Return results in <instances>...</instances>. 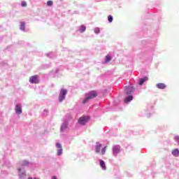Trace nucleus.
I'll list each match as a JSON object with an SVG mask.
<instances>
[{"mask_svg":"<svg viewBox=\"0 0 179 179\" xmlns=\"http://www.w3.org/2000/svg\"><path fill=\"white\" fill-rule=\"evenodd\" d=\"M86 98L83 101V104H86L89 100H92L97 97V91L92 90L85 94Z\"/></svg>","mask_w":179,"mask_h":179,"instance_id":"1","label":"nucleus"},{"mask_svg":"<svg viewBox=\"0 0 179 179\" xmlns=\"http://www.w3.org/2000/svg\"><path fill=\"white\" fill-rule=\"evenodd\" d=\"M103 145L100 143H96V145H95V152L96 153H100V155H106V152H107V148L108 146L106 145L104 148H102Z\"/></svg>","mask_w":179,"mask_h":179,"instance_id":"2","label":"nucleus"},{"mask_svg":"<svg viewBox=\"0 0 179 179\" xmlns=\"http://www.w3.org/2000/svg\"><path fill=\"white\" fill-rule=\"evenodd\" d=\"M66 93H68V91L65 89H62L60 91V94L59 95V101H62L65 100V96H66Z\"/></svg>","mask_w":179,"mask_h":179,"instance_id":"3","label":"nucleus"},{"mask_svg":"<svg viewBox=\"0 0 179 179\" xmlns=\"http://www.w3.org/2000/svg\"><path fill=\"white\" fill-rule=\"evenodd\" d=\"M90 118L89 116H83L78 119V124L80 125H85L89 121Z\"/></svg>","mask_w":179,"mask_h":179,"instance_id":"4","label":"nucleus"},{"mask_svg":"<svg viewBox=\"0 0 179 179\" xmlns=\"http://www.w3.org/2000/svg\"><path fill=\"white\" fill-rule=\"evenodd\" d=\"M120 152H121V146L114 145L113 147V156H117V155H118V153H120Z\"/></svg>","mask_w":179,"mask_h":179,"instance_id":"5","label":"nucleus"},{"mask_svg":"<svg viewBox=\"0 0 179 179\" xmlns=\"http://www.w3.org/2000/svg\"><path fill=\"white\" fill-rule=\"evenodd\" d=\"M29 82L30 83H35V84L38 83V76L35 75V76H31L29 78Z\"/></svg>","mask_w":179,"mask_h":179,"instance_id":"6","label":"nucleus"},{"mask_svg":"<svg viewBox=\"0 0 179 179\" xmlns=\"http://www.w3.org/2000/svg\"><path fill=\"white\" fill-rule=\"evenodd\" d=\"M56 148L58 149L57 156H61V155H62V145L60 143H57Z\"/></svg>","mask_w":179,"mask_h":179,"instance_id":"7","label":"nucleus"},{"mask_svg":"<svg viewBox=\"0 0 179 179\" xmlns=\"http://www.w3.org/2000/svg\"><path fill=\"white\" fill-rule=\"evenodd\" d=\"M134 90L135 89H134L133 87H127L125 89V93H127V94H131V93H132Z\"/></svg>","mask_w":179,"mask_h":179,"instance_id":"8","label":"nucleus"},{"mask_svg":"<svg viewBox=\"0 0 179 179\" xmlns=\"http://www.w3.org/2000/svg\"><path fill=\"white\" fill-rule=\"evenodd\" d=\"M15 113L17 114H20L22 113V106H20V105L17 104L15 106Z\"/></svg>","mask_w":179,"mask_h":179,"instance_id":"9","label":"nucleus"},{"mask_svg":"<svg viewBox=\"0 0 179 179\" xmlns=\"http://www.w3.org/2000/svg\"><path fill=\"white\" fill-rule=\"evenodd\" d=\"M156 87L158 89H164L165 87H166V84L162 83L157 84Z\"/></svg>","mask_w":179,"mask_h":179,"instance_id":"10","label":"nucleus"},{"mask_svg":"<svg viewBox=\"0 0 179 179\" xmlns=\"http://www.w3.org/2000/svg\"><path fill=\"white\" fill-rule=\"evenodd\" d=\"M172 155H173V156H175V157H178V155H179V150L177 149V148L173 150H172Z\"/></svg>","mask_w":179,"mask_h":179,"instance_id":"11","label":"nucleus"},{"mask_svg":"<svg viewBox=\"0 0 179 179\" xmlns=\"http://www.w3.org/2000/svg\"><path fill=\"white\" fill-rule=\"evenodd\" d=\"M148 77H144L143 78H141L139 80V85L140 86H142V85H143V83H145V82H146V80H148Z\"/></svg>","mask_w":179,"mask_h":179,"instance_id":"12","label":"nucleus"},{"mask_svg":"<svg viewBox=\"0 0 179 179\" xmlns=\"http://www.w3.org/2000/svg\"><path fill=\"white\" fill-rule=\"evenodd\" d=\"M133 99H134V96L130 95L124 99V103H129V101H132Z\"/></svg>","mask_w":179,"mask_h":179,"instance_id":"13","label":"nucleus"},{"mask_svg":"<svg viewBox=\"0 0 179 179\" xmlns=\"http://www.w3.org/2000/svg\"><path fill=\"white\" fill-rule=\"evenodd\" d=\"M100 166L101 169H103V170H106V163L104 162V161L100 160Z\"/></svg>","mask_w":179,"mask_h":179,"instance_id":"14","label":"nucleus"},{"mask_svg":"<svg viewBox=\"0 0 179 179\" xmlns=\"http://www.w3.org/2000/svg\"><path fill=\"white\" fill-rule=\"evenodd\" d=\"M66 128H68V123H64L62 126L61 131H64V130L66 129Z\"/></svg>","mask_w":179,"mask_h":179,"instance_id":"15","label":"nucleus"},{"mask_svg":"<svg viewBox=\"0 0 179 179\" xmlns=\"http://www.w3.org/2000/svg\"><path fill=\"white\" fill-rule=\"evenodd\" d=\"M80 33L86 31V27H85L84 25L80 26Z\"/></svg>","mask_w":179,"mask_h":179,"instance_id":"16","label":"nucleus"},{"mask_svg":"<svg viewBox=\"0 0 179 179\" xmlns=\"http://www.w3.org/2000/svg\"><path fill=\"white\" fill-rule=\"evenodd\" d=\"M25 26H26V24L24 23V22H22L21 25H20V29L21 30H24V27Z\"/></svg>","mask_w":179,"mask_h":179,"instance_id":"17","label":"nucleus"},{"mask_svg":"<svg viewBox=\"0 0 179 179\" xmlns=\"http://www.w3.org/2000/svg\"><path fill=\"white\" fill-rule=\"evenodd\" d=\"M110 61H111V56L106 55V62H110Z\"/></svg>","mask_w":179,"mask_h":179,"instance_id":"18","label":"nucleus"},{"mask_svg":"<svg viewBox=\"0 0 179 179\" xmlns=\"http://www.w3.org/2000/svg\"><path fill=\"white\" fill-rule=\"evenodd\" d=\"M21 165L22 166H29V162L27 161H22V163H21Z\"/></svg>","mask_w":179,"mask_h":179,"instance_id":"19","label":"nucleus"},{"mask_svg":"<svg viewBox=\"0 0 179 179\" xmlns=\"http://www.w3.org/2000/svg\"><path fill=\"white\" fill-rule=\"evenodd\" d=\"M53 4H54V2H52V1H48L47 2L48 6H52Z\"/></svg>","mask_w":179,"mask_h":179,"instance_id":"20","label":"nucleus"},{"mask_svg":"<svg viewBox=\"0 0 179 179\" xmlns=\"http://www.w3.org/2000/svg\"><path fill=\"white\" fill-rule=\"evenodd\" d=\"M108 20L110 23H111V22H113V17L111 15H108Z\"/></svg>","mask_w":179,"mask_h":179,"instance_id":"21","label":"nucleus"},{"mask_svg":"<svg viewBox=\"0 0 179 179\" xmlns=\"http://www.w3.org/2000/svg\"><path fill=\"white\" fill-rule=\"evenodd\" d=\"M21 5L23 8L27 6V3H26V1H22Z\"/></svg>","mask_w":179,"mask_h":179,"instance_id":"22","label":"nucleus"},{"mask_svg":"<svg viewBox=\"0 0 179 179\" xmlns=\"http://www.w3.org/2000/svg\"><path fill=\"white\" fill-rule=\"evenodd\" d=\"M175 141H176V142H178V143L179 144V136H176L175 137Z\"/></svg>","mask_w":179,"mask_h":179,"instance_id":"23","label":"nucleus"},{"mask_svg":"<svg viewBox=\"0 0 179 179\" xmlns=\"http://www.w3.org/2000/svg\"><path fill=\"white\" fill-rule=\"evenodd\" d=\"M94 31L97 34L100 33V29L99 28H96V29H95Z\"/></svg>","mask_w":179,"mask_h":179,"instance_id":"24","label":"nucleus"},{"mask_svg":"<svg viewBox=\"0 0 179 179\" xmlns=\"http://www.w3.org/2000/svg\"><path fill=\"white\" fill-rule=\"evenodd\" d=\"M52 179H57L56 176H52Z\"/></svg>","mask_w":179,"mask_h":179,"instance_id":"25","label":"nucleus"},{"mask_svg":"<svg viewBox=\"0 0 179 179\" xmlns=\"http://www.w3.org/2000/svg\"><path fill=\"white\" fill-rule=\"evenodd\" d=\"M28 179H33V178H29Z\"/></svg>","mask_w":179,"mask_h":179,"instance_id":"26","label":"nucleus"},{"mask_svg":"<svg viewBox=\"0 0 179 179\" xmlns=\"http://www.w3.org/2000/svg\"><path fill=\"white\" fill-rule=\"evenodd\" d=\"M19 171H20V169H18Z\"/></svg>","mask_w":179,"mask_h":179,"instance_id":"27","label":"nucleus"}]
</instances>
